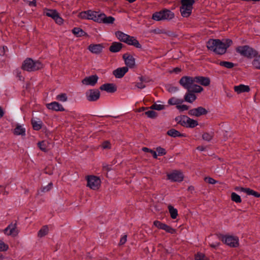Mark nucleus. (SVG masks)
Returning a JSON list of instances; mask_svg holds the SVG:
<instances>
[{"mask_svg": "<svg viewBox=\"0 0 260 260\" xmlns=\"http://www.w3.org/2000/svg\"><path fill=\"white\" fill-rule=\"evenodd\" d=\"M49 144L47 141H43L39 142L38 146L42 151L46 152L49 149Z\"/></svg>", "mask_w": 260, "mask_h": 260, "instance_id": "nucleus-32", "label": "nucleus"}, {"mask_svg": "<svg viewBox=\"0 0 260 260\" xmlns=\"http://www.w3.org/2000/svg\"><path fill=\"white\" fill-rule=\"evenodd\" d=\"M49 232V228L48 225H44L39 231L38 233V236L40 238H42L48 234Z\"/></svg>", "mask_w": 260, "mask_h": 260, "instance_id": "nucleus-33", "label": "nucleus"}, {"mask_svg": "<svg viewBox=\"0 0 260 260\" xmlns=\"http://www.w3.org/2000/svg\"><path fill=\"white\" fill-rule=\"evenodd\" d=\"M231 199L233 201L237 203H241L242 201L240 196L235 192L232 193Z\"/></svg>", "mask_w": 260, "mask_h": 260, "instance_id": "nucleus-40", "label": "nucleus"}, {"mask_svg": "<svg viewBox=\"0 0 260 260\" xmlns=\"http://www.w3.org/2000/svg\"><path fill=\"white\" fill-rule=\"evenodd\" d=\"M14 134L16 135H25V129L21 125H17L14 130Z\"/></svg>", "mask_w": 260, "mask_h": 260, "instance_id": "nucleus-35", "label": "nucleus"}, {"mask_svg": "<svg viewBox=\"0 0 260 260\" xmlns=\"http://www.w3.org/2000/svg\"><path fill=\"white\" fill-rule=\"evenodd\" d=\"M145 114L149 118H154L157 116L156 112L153 110H148L145 112Z\"/></svg>", "mask_w": 260, "mask_h": 260, "instance_id": "nucleus-44", "label": "nucleus"}, {"mask_svg": "<svg viewBox=\"0 0 260 260\" xmlns=\"http://www.w3.org/2000/svg\"><path fill=\"white\" fill-rule=\"evenodd\" d=\"M190 90L192 92L200 93L203 90V88L201 86L193 83L191 86Z\"/></svg>", "mask_w": 260, "mask_h": 260, "instance_id": "nucleus-37", "label": "nucleus"}, {"mask_svg": "<svg viewBox=\"0 0 260 260\" xmlns=\"http://www.w3.org/2000/svg\"><path fill=\"white\" fill-rule=\"evenodd\" d=\"M219 245V243L218 242L215 243L214 244H210L211 247L213 248H216Z\"/></svg>", "mask_w": 260, "mask_h": 260, "instance_id": "nucleus-57", "label": "nucleus"}, {"mask_svg": "<svg viewBox=\"0 0 260 260\" xmlns=\"http://www.w3.org/2000/svg\"><path fill=\"white\" fill-rule=\"evenodd\" d=\"M180 71V70L179 69V68H175L174 69V71L177 72H179Z\"/></svg>", "mask_w": 260, "mask_h": 260, "instance_id": "nucleus-61", "label": "nucleus"}, {"mask_svg": "<svg viewBox=\"0 0 260 260\" xmlns=\"http://www.w3.org/2000/svg\"><path fill=\"white\" fill-rule=\"evenodd\" d=\"M184 99L185 102L192 103L197 99V96L189 90H187V92L184 95Z\"/></svg>", "mask_w": 260, "mask_h": 260, "instance_id": "nucleus-26", "label": "nucleus"}, {"mask_svg": "<svg viewBox=\"0 0 260 260\" xmlns=\"http://www.w3.org/2000/svg\"><path fill=\"white\" fill-rule=\"evenodd\" d=\"M213 136L209 133H204L202 135V138L204 140L209 141L212 139Z\"/></svg>", "mask_w": 260, "mask_h": 260, "instance_id": "nucleus-49", "label": "nucleus"}, {"mask_svg": "<svg viewBox=\"0 0 260 260\" xmlns=\"http://www.w3.org/2000/svg\"><path fill=\"white\" fill-rule=\"evenodd\" d=\"M198 149H199V150H200L201 151H203V148L202 147H198Z\"/></svg>", "mask_w": 260, "mask_h": 260, "instance_id": "nucleus-63", "label": "nucleus"}, {"mask_svg": "<svg viewBox=\"0 0 260 260\" xmlns=\"http://www.w3.org/2000/svg\"><path fill=\"white\" fill-rule=\"evenodd\" d=\"M52 187V184L51 183H49L47 186L44 187L42 188L43 192H46L50 190Z\"/></svg>", "mask_w": 260, "mask_h": 260, "instance_id": "nucleus-56", "label": "nucleus"}, {"mask_svg": "<svg viewBox=\"0 0 260 260\" xmlns=\"http://www.w3.org/2000/svg\"><path fill=\"white\" fill-rule=\"evenodd\" d=\"M252 65L255 68L260 69V56L257 57L253 60Z\"/></svg>", "mask_w": 260, "mask_h": 260, "instance_id": "nucleus-47", "label": "nucleus"}, {"mask_svg": "<svg viewBox=\"0 0 260 260\" xmlns=\"http://www.w3.org/2000/svg\"><path fill=\"white\" fill-rule=\"evenodd\" d=\"M88 49L92 53L100 54L103 49V46L102 44H90L88 46Z\"/></svg>", "mask_w": 260, "mask_h": 260, "instance_id": "nucleus-21", "label": "nucleus"}, {"mask_svg": "<svg viewBox=\"0 0 260 260\" xmlns=\"http://www.w3.org/2000/svg\"><path fill=\"white\" fill-rule=\"evenodd\" d=\"M236 50L241 55L248 58L254 57L257 54L256 50L248 46H239Z\"/></svg>", "mask_w": 260, "mask_h": 260, "instance_id": "nucleus-7", "label": "nucleus"}, {"mask_svg": "<svg viewBox=\"0 0 260 260\" xmlns=\"http://www.w3.org/2000/svg\"><path fill=\"white\" fill-rule=\"evenodd\" d=\"M43 68V64L38 60L30 58H26L23 62L22 69L28 72H34Z\"/></svg>", "mask_w": 260, "mask_h": 260, "instance_id": "nucleus-4", "label": "nucleus"}, {"mask_svg": "<svg viewBox=\"0 0 260 260\" xmlns=\"http://www.w3.org/2000/svg\"><path fill=\"white\" fill-rule=\"evenodd\" d=\"M234 90L237 93H241L245 92H249L250 90V88L247 85H245L243 84H240L238 86H234Z\"/></svg>", "mask_w": 260, "mask_h": 260, "instance_id": "nucleus-27", "label": "nucleus"}, {"mask_svg": "<svg viewBox=\"0 0 260 260\" xmlns=\"http://www.w3.org/2000/svg\"><path fill=\"white\" fill-rule=\"evenodd\" d=\"M4 112L2 108L0 107V118H1L4 116Z\"/></svg>", "mask_w": 260, "mask_h": 260, "instance_id": "nucleus-60", "label": "nucleus"}, {"mask_svg": "<svg viewBox=\"0 0 260 260\" xmlns=\"http://www.w3.org/2000/svg\"><path fill=\"white\" fill-rule=\"evenodd\" d=\"M148 108H142V110H144L145 109H147Z\"/></svg>", "mask_w": 260, "mask_h": 260, "instance_id": "nucleus-64", "label": "nucleus"}, {"mask_svg": "<svg viewBox=\"0 0 260 260\" xmlns=\"http://www.w3.org/2000/svg\"><path fill=\"white\" fill-rule=\"evenodd\" d=\"M156 151L158 153V155L160 156L164 155L166 154V150L160 147H157Z\"/></svg>", "mask_w": 260, "mask_h": 260, "instance_id": "nucleus-50", "label": "nucleus"}, {"mask_svg": "<svg viewBox=\"0 0 260 260\" xmlns=\"http://www.w3.org/2000/svg\"><path fill=\"white\" fill-rule=\"evenodd\" d=\"M205 181L211 184H214L217 182L215 179L211 177H206L205 178Z\"/></svg>", "mask_w": 260, "mask_h": 260, "instance_id": "nucleus-54", "label": "nucleus"}, {"mask_svg": "<svg viewBox=\"0 0 260 260\" xmlns=\"http://www.w3.org/2000/svg\"><path fill=\"white\" fill-rule=\"evenodd\" d=\"M179 83L184 88L189 90L192 85L194 83V77L184 76L180 79Z\"/></svg>", "mask_w": 260, "mask_h": 260, "instance_id": "nucleus-12", "label": "nucleus"}, {"mask_svg": "<svg viewBox=\"0 0 260 260\" xmlns=\"http://www.w3.org/2000/svg\"><path fill=\"white\" fill-rule=\"evenodd\" d=\"M42 121L40 120L37 121L34 119L31 120V124L35 130H39L42 127Z\"/></svg>", "mask_w": 260, "mask_h": 260, "instance_id": "nucleus-36", "label": "nucleus"}, {"mask_svg": "<svg viewBox=\"0 0 260 260\" xmlns=\"http://www.w3.org/2000/svg\"><path fill=\"white\" fill-rule=\"evenodd\" d=\"M236 190L245 192L248 195H251L257 198L260 197V193L249 188L240 187L237 188Z\"/></svg>", "mask_w": 260, "mask_h": 260, "instance_id": "nucleus-22", "label": "nucleus"}, {"mask_svg": "<svg viewBox=\"0 0 260 260\" xmlns=\"http://www.w3.org/2000/svg\"><path fill=\"white\" fill-rule=\"evenodd\" d=\"M99 78L96 75H92L85 78L82 83L86 85L94 86L98 82Z\"/></svg>", "mask_w": 260, "mask_h": 260, "instance_id": "nucleus-17", "label": "nucleus"}, {"mask_svg": "<svg viewBox=\"0 0 260 260\" xmlns=\"http://www.w3.org/2000/svg\"><path fill=\"white\" fill-rule=\"evenodd\" d=\"M168 208L171 217L172 219H175L178 216V211L177 209L175 208L173 206L169 205Z\"/></svg>", "mask_w": 260, "mask_h": 260, "instance_id": "nucleus-31", "label": "nucleus"}, {"mask_svg": "<svg viewBox=\"0 0 260 260\" xmlns=\"http://www.w3.org/2000/svg\"><path fill=\"white\" fill-rule=\"evenodd\" d=\"M193 186H189L188 187V190H193Z\"/></svg>", "mask_w": 260, "mask_h": 260, "instance_id": "nucleus-62", "label": "nucleus"}, {"mask_svg": "<svg viewBox=\"0 0 260 260\" xmlns=\"http://www.w3.org/2000/svg\"><path fill=\"white\" fill-rule=\"evenodd\" d=\"M207 112V111L204 108L199 107L197 108L190 110L188 111V114L191 116L199 117L201 115L206 114Z\"/></svg>", "mask_w": 260, "mask_h": 260, "instance_id": "nucleus-15", "label": "nucleus"}, {"mask_svg": "<svg viewBox=\"0 0 260 260\" xmlns=\"http://www.w3.org/2000/svg\"><path fill=\"white\" fill-rule=\"evenodd\" d=\"M178 88L177 87H173L172 88H171L170 89H169V91H171V92H176L178 90Z\"/></svg>", "mask_w": 260, "mask_h": 260, "instance_id": "nucleus-58", "label": "nucleus"}, {"mask_svg": "<svg viewBox=\"0 0 260 260\" xmlns=\"http://www.w3.org/2000/svg\"><path fill=\"white\" fill-rule=\"evenodd\" d=\"M162 230H164L166 232L171 234H174L176 232V230L175 229L165 223L164 224Z\"/></svg>", "mask_w": 260, "mask_h": 260, "instance_id": "nucleus-41", "label": "nucleus"}, {"mask_svg": "<svg viewBox=\"0 0 260 260\" xmlns=\"http://www.w3.org/2000/svg\"><path fill=\"white\" fill-rule=\"evenodd\" d=\"M3 232L6 235L16 237L18 235L19 230L17 228V223L12 222L9 224Z\"/></svg>", "mask_w": 260, "mask_h": 260, "instance_id": "nucleus-11", "label": "nucleus"}, {"mask_svg": "<svg viewBox=\"0 0 260 260\" xmlns=\"http://www.w3.org/2000/svg\"><path fill=\"white\" fill-rule=\"evenodd\" d=\"M220 66L224 67L227 69H231L234 67V64L233 62L229 61H220L219 63Z\"/></svg>", "mask_w": 260, "mask_h": 260, "instance_id": "nucleus-38", "label": "nucleus"}, {"mask_svg": "<svg viewBox=\"0 0 260 260\" xmlns=\"http://www.w3.org/2000/svg\"><path fill=\"white\" fill-rule=\"evenodd\" d=\"M183 122L187 127L193 128L198 125L197 120L192 119L187 116L184 118Z\"/></svg>", "mask_w": 260, "mask_h": 260, "instance_id": "nucleus-24", "label": "nucleus"}, {"mask_svg": "<svg viewBox=\"0 0 260 260\" xmlns=\"http://www.w3.org/2000/svg\"><path fill=\"white\" fill-rule=\"evenodd\" d=\"M164 223H162L160 221H158V220H155L153 222V225L154 226H155L158 229H161V230H162V226L164 225Z\"/></svg>", "mask_w": 260, "mask_h": 260, "instance_id": "nucleus-53", "label": "nucleus"}, {"mask_svg": "<svg viewBox=\"0 0 260 260\" xmlns=\"http://www.w3.org/2000/svg\"><path fill=\"white\" fill-rule=\"evenodd\" d=\"M194 3V0H181L180 11L182 16L188 17L190 15Z\"/></svg>", "mask_w": 260, "mask_h": 260, "instance_id": "nucleus-5", "label": "nucleus"}, {"mask_svg": "<svg viewBox=\"0 0 260 260\" xmlns=\"http://www.w3.org/2000/svg\"><path fill=\"white\" fill-rule=\"evenodd\" d=\"M56 99L60 102H65L68 100V96L66 93H61L56 96Z\"/></svg>", "mask_w": 260, "mask_h": 260, "instance_id": "nucleus-42", "label": "nucleus"}, {"mask_svg": "<svg viewBox=\"0 0 260 260\" xmlns=\"http://www.w3.org/2000/svg\"><path fill=\"white\" fill-rule=\"evenodd\" d=\"M222 241L230 247H236L239 245V239L237 237L225 236L222 238Z\"/></svg>", "mask_w": 260, "mask_h": 260, "instance_id": "nucleus-13", "label": "nucleus"}, {"mask_svg": "<svg viewBox=\"0 0 260 260\" xmlns=\"http://www.w3.org/2000/svg\"><path fill=\"white\" fill-rule=\"evenodd\" d=\"M102 13L88 10L80 13L78 16L81 19L92 20L96 22L100 23L101 20V14Z\"/></svg>", "mask_w": 260, "mask_h": 260, "instance_id": "nucleus-6", "label": "nucleus"}, {"mask_svg": "<svg viewBox=\"0 0 260 260\" xmlns=\"http://www.w3.org/2000/svg\"><path fill=\"white\" fill-rule=\"evenodd\" d=\"M117 39L120 41L123 42L129 45L134 46L137 48H141V45L138 41L134 37L130 36L122 31H118L115 32Z\"/></svg>", "mask_w": 260, "mask_h": 260, "instance_id": "nucleus-3", "label": "nucleus"}, {"mask_svg": "<svg viewBox=\"0 0 260 260\" xmlns=\"http://www.w3.org/2000/svg\"><path fill=\"white\" fill-rule=\"evenodd\" d=\"M72 32L77 37L83 36L86 34L81 28L79 27L74 28L72 29Z\"/></svg>", "mask_w": 260, "mask_h": 260, "instance_id": "nucleus-34", "label": "nucleus"}, {"mask_svg": "<svg viewBox=\"0 0 260 260\" xmlns=\"http://www.w3.org/2000/svg\"><path fill=\"white\" fill-rule=\"evenodd\" d=\"M86 96L89 101H95L99 99L100 93L97 89H91L86 93Z\"/></svg>", "mask_w": 260, "mask_h": 260, "instance_id": "nucleus-14", "label": "nucleus"}, {"mask_svg": "<svg viewBox=\"0 0 260 260\" xmlns=\"http://www.w3.org/2000/svg\"><path fill=\"white\" fill-rule=\"evenodd\" d=\"M167 179L172 182H181L183 180L184 175L182 172L178 170H173L167 175Z\"/></svg>", "mask_w": 260, "mask_h": 260, "instance_id": "nucleus-10", "label": "nucleus"}, {"mask_svg": "<svg viewBox=\"0 0 260 260\" xmlns=\"http://www.w3.org/2000/svg\"><path fill=\"white\" fill-rule=\"evenodd\" d=\"M176 108L180 111H186L188 109V107L187 105H182V104H179L176 106Z\"/></svg>", "mask_w": 260, "mask_h": 260, "instance_id": "nucleus-51", "label": "nucleus"}, {"mask_svg": "<svg viewBox=\"0 0 260 260\" xmlns=\"http://www.w3.org/2000/svg\"><path fill=\"white\" fill-rule=\"evenodd\" d=\"M232 44V41L230 39L223 40L210 39L207 43L208 49L217 54H224L228 48Z\"/></svg>", "mask_w": 260, "mask_h": 260, "instance_id": "nucleus-1", "label": "nucleus"}, {"mask_svg": "<svg viewBox=\"0 0 260 260\" xmlns=\"http://www.w3.org/2000/svg\"><path fill=\"white\" fill-rule=\"evenodd\" d=\"M126 241H127V235H122L121 236V237L120 238V242H119V244L120 245H123L125 243Z\"/></svg>", "mask_w": 260, "mask_h": 260, "instance_id": "nucleus-55", "label": "nucleus"}, {"mask_svg": "<svg viewBox=\"0 0 260 260\" xmlns=\"http://www.w3.org/2000/svg\"><path fill=\"white\" fill-rule=\"evenodd\" d=\"M183 102V100L182 99H178L176 97H172L170 98L168 101V103L170 105H176L178 106L179 104H181Z\"/></svg>", "mask_w": 260, "mask_h": 260, "instance_id": "nucleus-30", "label": "nucleus"}, {"mask_svg": "<svg viewBox=\"0 0 260 260\" xmlns=\"http://www.w3.org/2000/svg\"><path fill=\"white\" fill-rule=\"evenodd\" d=\"M128 69L127 67H123L117 68L113 72V74L117 78H121L128 72Z\"/></svg>", "mask_w": 260, "mask_h": 260, "instance_id": "nucleus-20", "label": "nucleus"}, {"mask_svg": "<svg viewBox=\"0 0 260 260\" xmlns=\"http://www.w3.org/2000/svg\"><path fill=\"white\" fill-rule=\"evenodd\" d=\"M46 107L48 109L55 111H64L63 107L60 104L56 102H53L47 104Z\"/></svg>", "mask_w": 260, "mask_h": 260, "instance_id": "nucleus-18", "label": "nucleus"}, {"mask_svg": "<svg viewBox=\"0 0 260 260\" xmlns=\"http://www.w3.org/2000/svg\"><path fill=\"white\" fill-rule=\"evenodd\" d=\"M101 147L104 149H110L111 148L110 143L109 141H105L102 144Z\"/></svg>", "mask_w": 260, "mask_h": 260, "instance_id": "nucleus-52", "label": "nucleus"}, {"mask_svg": "<svg viewBox=\"0 0 260 260\" xmlns=\"http://www.w3.org/2000/svg\"><path fill=\"white\" fill-rule=\"evenodd\" d=\"M100 89L102 90H105L108 92L113 93L116 91V87L113 84L107 83L102 85L100 87Z\"/></svg>", "mask_w": 260, "mask_h": 260, "instance_id": "nucleus-23", "label": "nucleus"}, {"mask_svg": "<svg viewBox=\"0 0 260 260\" xmlns=\"http://www.w3.org/2000/svg\"><path fill=\"white\" fill-rule=\"evenodd\" d=\"M44 13L46 16L51 17L53 20H54L56 23L59 25L63 23V20L62 18L59 16V14L56 11V10L53 9H45L44 10Z\"/></svg>", "mask_w": 260, "mask_h": 260, "instance_id": "nucleus-9", "label": "nucleus"}, {"mask_svg": "<svg viewBox=\"0 0 260 260\" xmlns=\"http://www.w3.org/2000/svg\"><path fill=\"white\" fill-rule=\"evenodd\" d=\"M175 17V13L168 9H164L152 14V19L156 21H171Z\"/></svg>", "mask_w": 260, "mask_h": 260, "instance_id": "nucleus-2", "label": "nucleus"}, {"mask_svg": "<svg viewBox=\"0 0 260 260\" xmlns=\"http://www.w3.org/2000/svg\"><path fill=\"white\" fill-rule=\"evenodd\" d=\"M87 181V186L92 190L98 189L101 184V181L99 177L91 175L86 178Z\"/></svg>", "mask_w": 260, "mask_h": 260, "instance_id": "nucleus-8", "label": "nucleus"}, {"mask_svg": "<svg viewBox=\"0 0 260 260\" xmlns=\"http://www.w3.org/2000/svg\"><path fill=\"white\" fill-rule=\"evenodd\" d=\"M149 108L152 110H161L165 108V106L163 105L155 103L151 105Z\"/></svg>", "mask_w": 260, "mask_h": 260, "instance_id": "nucleus-43", "label": "nucleus"}, {"mask_svg": "<svg viewBox=\"0 0 260 260\" xmlns=\"http://www.w3.org/2000/svg\"><path fill=\"white\" fill-rule=\"evenodd\" d=\"M9 248L8 244L5 243L3 241H0V251H6Z\"/></svg>", "mask_w": 260, "mask_h": 260, "instance_id": "nucleus-48", "label": "nucleus"}, {"mask_svg": "<svg viewBox=\"0 0 260 260\" xmlns=\"http://www.w3.org/2000/svg\"><path fill=\"white\" fill-rule=\"evenodd\" d=\"M167 134L172 137H186L184 134H181L175 129H171L167 132Z\"/></svg>", "mask_w": 260, "mask_h": 260, "instance_id": "nucleus-28", "label": "nucleus"}, {"mask_svg": "<svg viewBox=\"0 0 260 260\" xmlns=\"http://www.w3.org/2000/svg\"><path fill=\"white\" fill-rule=\"evenodd\" d=\"M194 258L195 260H208V257L204 254L201 252H198L196 254Z\"/></svg>", "mask_w": 260, "mask_h": 260, "instance_id": "nucleus-46", "label": "nucleus"}, {"mask_svg": "<svg viewBox=\"0 0 260 260\" xmlns=\"http://www.w3.org/2000/svg\"><path fill=\"white\" fill-rule=\"evenodd\" d=\"M101 20L99 23H103L105 24H113L115 21V18L112 16H107L104 13L101 14Z\"/></svg>", "mask_w": 260, "mask_h": 260, "instance_id": "nucleus-25", "label": "nucleus"}, {"mask_svg": "<svg viewBox=\"0 0 260 260\" xmlns=\"http://www.w3.org/2000/svg\"><path fill=\"white\" fill-rule=\"evenodd\" d=\"M139 79L140 82L136 83L135 86L139 89H143L146 87L144 84L145 80L143 77H139Z\"/></svg>", "mask_w": 260, "mask_h": 260, "instance_id": "nucleus-39", "label": "nucleus"}, {"mask_svg": "<svg viewBox=\"0 0 260 260\" xmlns=\"http://www.w3.org/2000/svg\"><path fill=\"white\" fill-rule=\"evenodd\" d=\"M142 150L145 152H149V153H151L153 157L154 158H157V155L156 151H155L152 149H150L147 147H143Z\"/></svg>", "mask_w": 260, "mask_h": 260, "instance_id": "nucleus-45", "label": "nucleus"}, {"mask_svg": "<svg viewBox=\"0 0 260 260\" xmlns=\"http://www.w3.org/2000/svg\"><path fill=\"white\" fill-rule=\"evenodd\" d=\"M194 83H197L204 86H207L209 85L210 83L209 78L203 76H197L194 77Z\"/></svg>", "mask_w": 260, "mask_h": 260, "instance_id": "nucleus-19", "label": "nucleus"}, {"mask_svg": "<svg viewBox=\"0 0 260 260\" xmlns=\"http://www.w3.org/2000/svg\"><path fill=\"white\" fill-rule=\"evenodd\" d=\"M103 168L105 170L107 171H109L111 169L109 165H105L103 166Z\"/></svg>", "mask_w": 260, "mask_h": 260, "instance_id": "nucleus-59", "label": "nucleus"}, {"mask_svg": "<svg viewBox=\"0 0 260 260\" xmlns=\"http://www.w3.org/2000/svg\"><path fill=\"white\" fill-rule=\"evenodd\" d=\"M122 45L120 43L114 42L109 48V50L112 52H119L122 48Z\"/></svg>", "mask_w": 260, "mask_h": 260, "instance_id": "nucleus-29", "label": "nucleus"}, {"mask_svg": "<svg viewBox=\"0 0 260 260\" xmlns=\"http://www.w3.org/2000/svg\"><path fill=\"white\" fill-rule=\"evenodd\" d=\"M123 58L127 67H129L130 68L134 67L135 65V59L132 55L126 53L123 54Z\"/></svg>", "mask_w": 260, "mask_h": 260, "instance_id": "nucleus-16", "label": "nucleus"}]
</instances>
